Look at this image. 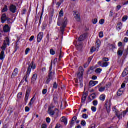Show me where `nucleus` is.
Listing matches in <instances>:
<instances>
[{
  "instance_id": "obj_1",
  "label": "nucleus",
  "mask_w": 128,
  "mask_h": 128,
  "mask_svg": "<svg viewBox=\"0 0 128 128\" xmlns=\"http://www.w3.org/2000/svg\"><path fill=\"white\" fill-rule=\"evenodd\" d=\"M86 34H84L83 35H82L80 36V37L78 38V40L76 42V46L80 51L82 50V42L84 40L86 39Z\"/></svg>"
},
{
  "instance_id": "obj_2",
  "label": "nucleus",
  "mask_w": 128,
  "mask_h": 128,
  "mask_svg": "<svg viewBox=\"0 0 128 128\" xmlns=\"http://www.w3.org/2000/svg\"><path fill=\"white\" fill-rule=\"evenodd\" d=\"M32 68V62L31 63V64L30 65L29 67L28 68V69L26 72V74L24 78V80H25L26 82H28V78L30 76V74Z\"/></svg>"
},
{
  "instance_id": "obj_3",
  "label": "nucleus",
  "mask_w": 128,
  "mask_h": 128,
  "mask_svg": "<svg viewBox=\"0 0 128 128\" xmlns=\"http://www.w3.org/2000/svg\"><path fill=\"white\" fill-rule=\"evenodd\" d=\"M68 23V18H64V22H63L62 26L60 28V32L62 34H64V29L66 28V24Z\"/></svg>"
},
{
  "instance_id": "obj_4",
  "label": "nucleus",
  "mask_w": 128,
  "mask_h": 128,
  "mask_svg": "<svg viewBox=\"0 0 128 128\" xmlns=\"http://www.w3.org/2000/svg\"><path fill=\"white\" fill-rule=\"evenodd\" d=\"M6 20L7 22H8V24H12V22H10V18H8V17H7L6 14H2L1 18V22L2 24H4V22H6Z\"/></svg>"
},
{
  "instance_id": "obj_5",
  "label": "nucleus",
  "mask_w": 128,
  "mask_h": 128,
  "mask_svg": "<svg viewBox=\"0 0 128 128\" xmlns=\"http://www.w3.org/2000/svg\"><path fill=\"white\" fill-rule=\"evenodd\" d=\"M84 76V72H80L78 74V78L80 80V87L82 88L84 86V84H82V76Z\"/></svg>"
},
{
  "instance_id": "obj_6",
  "label": "nucleus",
  "mask_w": 128,
  "mask_h": 128,
  "mask_svg": "<svg viewBox=\"0 0 128 128\" xmlns=\"http://www.w3.org/2000/svg\"><path fill=\"white\" fill-rule=\"evenodd\" d=\"M17 10L18 9L16 8V6L14 4H12L10 6V10L11 12H12V14H16Z\"/></svg>"
},
{
  "instance_id": "obj_7",
  "label": "nucleus",
  "mask_w": 128,
  "mask_h": 128,
  "mask_svg": "<svg viewBox=\"0 0 128 128\" xmlns=\"http://www.w3.org/2000/svg\"><path fill=\"white\" fill-rule=\"evenodd\" d=\"M78 120V118L76 116H74L72 118V120H71L70 127L72 128V126H74V125L75 124V122Z\"/></svg>"
},
{
  "instance_id": "obj_8",
  "label": "nucleus",
  "mask_w": 128,
  "mask_h": 128,
  "mask_svg": "<svg viewBox=\"0 0 128 128\" xmlns=\"http://www.w3.org/2000/svg\"><path fill=\"white\" fill-rule=\"evenodd\" d=\"M124 49L122 48H120L118 49V56H122V54H124Z\"/></svg>"
},
{
  "instance_id": "obj_9",
  "label": "nucleus",
  "mask_w": 128,
  "mask_h": 128,
  "mask_svg": "<svg viewBox=\"0 0 128 128\" xmlns=\"http://www.w3.org/2000/svg\"><path fill=\"white\" fill-rule=\"evenodd\" d=\"M30 88H28L26 92V95L25 96V101L26 102H28V96H30Z\"/></svg>"
},
{
  "instance_id": "obj_10",
  "label": "nucleus",
  "mask_w": 128,
  "mask_h": 128,
  "mask_svg": "<svg viewBox=\"0 0 128 128\" xmlns=\"http://www.w3.org/2000/svg\"><path fill=\"white\" fill-rule=\"evenodd\" d=\"M42 38H44V33L40 32L37 38V42H42Z\"/></svg>"
},
{
  "instance_id": "obj_11",
  "label": "nucleus",
  "mask_w": 128,
  "mask_h": 128,
  "mask_svg": "<svg viewBox=\"0 0 128 128\" xmlns=\"http://www.w3.org/2000/svg\"><path fill=\"white\" fill-rule=\"evenodd\" d=\"M105 106L108 112H110V102H106L105 104Z\"/></svg>"
},
{
  "instance_id": "obj_12",
  "label": "nucleus",
  "mask_w": 128,
  "mask_h": 128,
  "mask_svg": "<svg viewBox=\"0 0 128 128\" xmlns=\"http://www.w3.org/2000/svg\"><path fill=\"white\" fill-rule=\"evenodd\" d=\"M3 30L4 32H8L10 30V28L8 26V25L6 24L4 27Z\"/></svg>"
},
{
  "instance_id": "obj_13",
  "label": "nucleus",
  "mask_w": 128,
  "mask_h": 128,
  "mask_svg": "<svg viewBox=\"0 0 128 128\" xmlns=\"http://www.w3.org/2000/svg\"><path fill=\"white\" fill-rule=\"evenodd\" d=\"M52 108H54V107H50L48 108V112L50 116H54V111L52 110Z\"/></svg>"
},
{
  "instance_id": "obj_14",
  "label": "nucleus",
  "mask_w": 128,
  "mask_h": 128,
  "mask_svg": "<svg viewBox=\"0 0 128 128\" xmlns=\"http://www.w3.org/2000/svg\"><path fill=\"white\" fill-rule=\"evenodd\" d=\"M57 54H60L59 58L60 60L62 58V48H59L57 50Z\"/></svg>"
},
{
  "instance_id": "obj_15",
  "label": "nucleus",
  "mask_w": 128,
  "mask_h": 128,
  "mask_svg": "<svg viewBox=\"0 0 128 128\" xmlns=\"http://www.w3.org/2000/svg\"><path fill=\"white\" fill-rule=\"evenodd\" d=\"M128 75V68H125L124 71L123 72L122 74V76L123 78H124V76H126Z\"/></svg>"
},
{
  "instance_id": "obj_16",
  "label": "nucleus",
  "mask_w": 128,
  "mask_h": 128,
  "mask_svg": "<svg viewBox=\"0 0 128 128\" xmlns=\"http://www.w3.org/2000/svg\"><path fill=\"white\" fill-rule=\"evenodd\" d=\"M116 114L119 120L122 118V112L120 113V112L118 111H116Z\"/></svg>"
},
{
  "instance_id": "obj_17",
  "label": "nucleus",
  "mask_w": 128,
  "mask_h": 128,
  "mask_svg": "<svg viewBox=\"0 0 128 128\" xmlns=\"http://www.w3.org/2000/svg\"><path fill=\"white\" fill-rule=\"evenodd\" d=\"M98 84V82L97 81H90V86H94Z\"/></svg>"
},
{
  "instance_id": "obj_18",
  "label": "nucleus",
  "mask_w": 128,
  "mask_h": 128,
  "mask_svg": "<svg viewBox=\"0 0 128 128\" xmlns=\"http://www.w3.org/2000/svg\"><path fill=\"white\" fill-rule=\"evenodd\" d=\"M66 102L65 100H64L62 102L60 108L62 110H64V108H66Z\"/></svg>"
},
{
  "instance_id": "obj_19",
  "label": "nucleus",
  "mask_w": 128,
  "mask_h": 128,
  "mask_svg": "<svg viewBox=\"0 0 128 128\" xmlns=\"http://www.w3.org/2000/svg\"><path fill=\"white\" fill-rule=\"evenodd\" d=\"M18 74V69L16 68L13 72L12 76H16Z\"/></svg>"
},
{
  "instance_id": "obj_20",
  "label": "nucleus",
  "mask_w": 128,
  "mask_h": 128,
  "mask_svg": "<svg viewBox=\"0 0 128 128\" xmlns=\"http://www.w3.org/2000/svg\"><path fill=\"white\" fill-rule=\"evenodd\" d=\"M4 44H6V46H10V38H6V40L4 41Z\"/></svg>"
},
{
  "instance_id": "obj_21",
  "label": "nucleus",
  "mask_w": 128,
  "mask_h": 128,
  "mask_svg": "<svg viewBox=\"0 0 128 128\" xmlns=\"http://www.w3.org/2000/svg\"><path fill=\"white\" fill-rule=\"evenodd\" d=\"M61 122H64L65 126L68 124V118H66V117H62L61 119Z\"/></svg>"
},
{
  "instance_id": "obj_22",
  "label": "nucleus",
  "mask_w": 128,
  "mask_h": 128,
  "mask_svg": "<svg viewBox=\"0 0 128 128\" xmlns=\"http://www.w3.org/2000/svg\"><path fill=\"white\" fill-rule=\"evenodd\" d=\"M54 74H55L54 72H49L48 78H52H52H54Z\"/></svg>"
},
{
  "instance_id": "obj_23",
  "label": "nucleus",
  "mask_w": 128,
  "mask_h": 128,
  "mask_svg": "<svg viewBox=\"0 0 128 128\" xmlns=\"http://www.w3.org/2000/svg\"><path fill=\"white\" fill-rule=\"evenodd\" d=\"M0 60H4V51H2L0 54Z\"/></svg>"
},
{
  "instance_id": "obj_24",
  "label": "nucleus",
  "mask_w": 128,
  "mask_h": 128,
  "mask_svg": "<svg viewBox=\"0 0 128 128\" xmlns=\"http://www.w3.org/2000/svg\"><path fill=\"white\" fill-rule=\"evenodd\" d=\"M100 40H98L96 42V48H98H98H100Z\"/></svg>"
},
{
  "instance_id": "obj_25",
  "label": "nucleus",
  "mask_w": 128,
  "mask_h": 128,
  "mask_svg": "<svg viewBox=\"0 0 128 128\" xmlns=\"http://www.w3.org/2000/svg\"><path fill=\"white\" fill-rule=\"evenodd\" d=\"M108 46L110 47V50H112L113 52L114 50H116V44H108Z\"/></svg>"
},
{
  "instance_id": "obj_26",
  "label": "nucleus",
  "mask_w": 128,
  "mask_h": 128,
  "mask_svg": "<svg viewBox=\"0 0 128 128\" xmlns=\"http://www.w3.org/2000/svg\"><path fill=\"white\" fill-rule=\"evenodd\" d=\"M122 28V22H119L117 25V30H120Z\"/></svg>"
},
{
  "instance_id": "obj_27",
  "label": "nucleus",
  "mask_w": 128,
  "mask_h": 128,
  "mask_svg": "<svg viewBox=\"0 0 128 128\" xmlns=\"http://www.w3.org/2000/svg\"><path fill=\"white\" fill-rule=\"evenodd\" d=\"M6 46H8V45H6L4 43L3 44V45L2 46L1 48V49L2 50V52H4L6 50Z\"/></svg>"
},
{
  "instance_id": "obj_28",
  "label": "nucleus",
  "mask_w": 128,
  "mask_h": 128,
  "mask_svg": "<svg viewBox=\"0 0 128 128\" xmlns=\"http://www.w3.org/2000/svg\"><path fill=\"white\" fill-rule=\"evenodd\" d=\"M74 16V18H76V20L77 22H80V16H78V14H76V13L75 14Z\"/></svg>"
},
{
  "instance_id": "obj_29",
  "label": "nucleus",
  "mask_w": 128,
  "mask_h": 128,
  "mask_svg": "<svg viewBox=\"0 0 128 128\" xmlns=\"http://www.w3.org/2000/svg\"><path fill=\"white\" fill-rule=\"evenodd\" d=\"M100 100H102V102H104L106 100V96L102 94L100 97Z\"/></svg>"
},
{
  "instance_id": "obj_30",
  "label": "nucleus",
  "mask_w": 128,
  "mask_h": 128,
  "mask_svg": "<svg viewBox=\"0 0 128 128\" xmlns=\"http://www.w3.org/2000/svg\"><path fill=\"white\" fill-rule=\"evenodd\" d=\"M124 94V91L122 90H120L117 92V96H120Z\"/></svg>"
},
{
  "instance_id": "obj_31",
  "label": "nucleus",
  "mask_w": 128,
  "mask_h": 128,
  "mask_svg": "<svg viewBox=\"0 0 128 128\" xmlns=\"http://www.w3.org/2000/svg\"><path fill=\"white\" fill-rule=\"evenodd\" d=\"M108 64H110V62H103L102 68H106V66H108Z\"/></svg>"
},
{
  "instance_id": "obj_32",
  "label": "nucleus",
  "mask_w": 128,
  "mask_h": 128,
  "mask_svg": "<svg viewBox=\"0 0 128 128\" xmlns=\"http://www.w3.org/2000/svg\"><path fill=\"white\" fill-rule=\"evenodd\" d=\"M37 78H38V74H34L32 76L33 82H36Z\"/></svg>"
},
{
  "instance_id": "obj_33",
  "label": "nucleus",
  "mask_w": 128,
  "mask_h": 128,
  "mask_svg": "<svg viewBox=\"0 0 128 128\" xmlns=\"http://www.w3.org/2000/svg\"><path fill=\"white\" fill-rule=\"evenodd\" d=\"M126 20H128V16H125L122 18V22H126Z\"/></svg>"
},
{
  "instance_id": "obj_34",
  "label": "nucleus",
  "mask_w": 128,
  "mask_h": 128,
  "mask_svg": "<svg viewBox=\"0 0 128 128\" xmlns=\"http://www.w3.org/2000/svg\"><path fill=\"white\" fill-rule=\"evenodd\" d=\"M104 90H106V87H101L99 88V92H104Z\"/></svg>"
},
{
  "instance_id": "obj_35",
  "label": "nucleus",
  "mask_w": 128,
  "mask_h": 128,
  "mask_svg": "<svg viewBox=\"0 0 128 128\" xmlns=\"http://www.w3.org/2000/svg\"><path fill=\"white\" fill-rule=\"evenodd\" d=\"M86 97L82 96V104H84V102H86Z\"/></svg>"
},
{
  "instance_id": "obj_36",
  "label": "nucleus",
  "mask_w": 128,
  "mask_h": 128,
  "mask_svg": "<svg viewBox=\"0 0 128 128\" xmlns=\"http://www.w3.org/2000/svg\"><path fill=\"white\" fill-rule=\"evenodd\" d=\"M8 6H5L4 8H3L2 12H8Z\"/></svg>"
},
{
  "instance_id": "obj_37",
  "label": "nucleus",
  "mask_w": 128,
  "mask_h": 128,
  "mask_svg": "<svg viewBox=\"0 0 128 128\" xmlns=\"http://www.w3.org/2000/svg\"><path fill=\"white\" fill-rule=\"evenodd\" d=\"M50 54H52V56H54L56 54V52H54V49H51L50 50Z\"/></svg>"
},
{
  "instance_id": "obj_38",
  "label": "nucleus",
  "mask_w": 128,
  "mask_h": 128,
  "mask_svg": "<svg viewBox=\"0 0 128 128\" xmlns=\"http://www.w3.org/2000/svg\"><path fill=\"white\" fill-rule=\"evenodd\" d=\"M96 47H92L90 48V52L92 54L96 52Z\"/></svg>"
},
{
  "instance_id": "obj_39",
  "label": "nucleus",
  "mask_w": 128,
  "mask_h": 128,
  "mask_svg": "<svg viewBox=\"0 0 128 128\" xmlns=\"http://www.w3.org/2000/svg\"><path fill=\"white\" fill-rule=\"evenodd\" d=\"M98 102L96 100H94L93 102V104H94V106H98Z\"/></svg>"
},
{
  "instance_id": "obj_40",
  "label": "nucleus",
  "mask_w": 128,
  "mask_h": 128,
  "mask_svg": "<svg viewBox=\"0 0 128 128\" xmlns=\"http://www.w3.org/2000/svg\"><path fill=\"white\" fill-rule=\"evenodd\" d=\"M59 16H64V10H62L59 13Z\"/></svg>"
},
{
  "instance_id": "obj_41",
  "label": "nucleus",
  "mask_w": 128,
  "mask_h": 128,
  "mask_svg": "<svg viewBox=\"0 0 128 128\" xmlns=\"http://www.w3.org/2000/svg\"><path fill=\"white\" fill-rule=\"evenodd\" d=\"M102 60L104 62H108L110 60V59H108V58H102Z\"/></svg>"
},
{
  "instance_id": "obj_42",
  "label": "nucleus",
  "mask_w": 128,
  "mask_h": 128,
  "mask_svg": "<svg viewBox=\"0 0 128 128\" xmlns=\"http://www.w3.org/2000/svg\"><path fill=\"white\" fill-rule=\"evenodd\" d=\"M53 88L54 90H56V88H58V84L56 83V82H54L53 84Z\"/></svg>"
},
{
  "instance_id": "obj_43",
  "label": "nucleus",
  "mask_w": 128,
  "mask_h": 128,
  "mask_svg": "<svg viewBox=\"0 0 128 128\" xmlns=\"http://www.w3.org/2000/svg\"><path fill=\"white\" fill-rule=\"evenodd\" d=\"M22 93L20 92L18 94V98L20 99L22 98Z\"/></svg>"
},
{
  "instance_id": "obj_44",
  "label": "nucleus",
  "mask_w": 128,
  "mask_h": 128,
  "mask_svg": "<svg viewBox=\"0 0 128 128\" xmlns=\"http://www.w3.org/2000/svg\"><path fill=\"white\" fill-rule=\"evenodd\" d=\"M82 118H84L85 120H86V118H88V114H84L82 115Z\"/></svg>"
},
{
  "instance_id": "obj_45",
  "label": "nucleus",
  "mask_w": 128,
  "mask_h": 128,
  "mask_svg": "<svg viewBox=\"0 0 128 128\" xmlns=\"http://www.w3.org/2000/svg\"><path fill=\"white\" fill-rule=\"evenodd\" d=\"M30 48H27L25 52L26 54V55L28 54V53L30 52Z\"/></svg>"
},
{
  "instance_id": "obj_46",
  "label": "nucleus",
  "mask_w": 128,
  "mask_h": 128,
  "mask_svg": "<svg viewBox=\"0 0 128 128\" xmlns=\"http://www.w3.org/2000/svg\"><path fill=\"white\" fill-rule=\"evenodd\" d=\"M81 124L82 126H86V121L84 120H82L81 122Z\"/></svg>"
},
{
  "instance_id": "obj_47",
  "label": "nucleus",
  "mask_w": 128,
  "mask_h": 128,
  "mask_svg": "<svg viewBox=\"0 0 128 128\" xmlns=\"http://www.w3.org/2000/svg\"><path fill=\"white\" fill-rule=\"evenodd\" d=\"M99 36L100 38H104V32H101L99 33Z\"/></svg>"
},
{
  "instance_id": "obj_48",
  "label": "nucleus",
  "mask_w": 128,
  "mask_h": 128,
  "mask_svg": "<svg viewBox=\"0 0 128 128\" xmlns=\"http://www.w3.org/2000/svg\"><path fill=\"white\" fill-rule=\"evenodd\" d=\"M96 74H100V72H102V70L100 68H98L96 70Z\"/></svg>"
},
{
  "instance_id": "obj_49",
  "label": "nucleus",
  "mask_w": 128,
  "mask_h": 128,
  "mask_svg": "<svg viewBox=\"0 0 128 128\" xmlns=\"http://www.w3.org/2000/svg\"><path fill=\"white\" fill-rule=\"evenodd\" d=\"M52 79V78H48L47 79L46 81V84H50V80Z\"/></svg>"
},
{
  "instance_id": "obj_50",
  "label": "nucleus",
  "mask_w": 128,
  "mask_h": 128,
  "mask_svg": "<svg viewBox=\"0 0 128 128\" xmlns=\"http://www.w3.org/2000/svg\"><path fill=\"white\" fill-rule=\"evenodd\" d=\"M92 110L94 112H96V108L94 106H92Z\"/></svg>"
},
{
  "instance_id": "obj_51",
  "label": "nucleus",
  "mask_w": 128,
  "mask_h": 128,
  "mask_svg": "<svg viewBox=\"0 0 128 128\" xmlns=\"http://www.w3.org/2000/svg\"><path fill=\"white\" fill-rule=\"evenodd\" d=\"M26 9H24L22 11V16H24V14H26Z\"/></svg>"
},
{
  "instance_id": "obj_52",
  "label": "nucleus",
  "mask_w": 128,
  "mask_h": 128,
  "mask_svg": "<svg viewBox=\"0 0 128 128\" xmlns=\"http://www.w3.org/2000/svg\"><path fill=\"white\" fill-rule=\"evenodd\" d=\"M56 6H57L58 8L60 6H62V3H60V2H58V3H56Z\"/></svg>"
},
{
  "instance_id": "obj_53",
  "label": "nucleus",
  "mask_w": 128,
  "mask_h": 128,
  "mask_svg": "<svg viewBox=\"0 0 128 128\" xmlns=\"http://www.w3.org/2000/svg\"><path fill=\"white\" fill-rule=\"evenodd\" d=\"M30 110V108H28V106H26L25 108V111L26 112H28Z\"/></svg>"
},
{
  "instance_id": "obj_54",
  "label": "nucleus",
  "mask_w": 128,
  "mask_h": 128,
  "mask_svg": "<svg viewBox=\"0 0 128 128\" xmlns=\"http://www.w3.org/2000/svg\"><path fill=\"white\" fill-rule=\"evenodd\" d=\"M90 98H92V100H94L96 98V95L92 94L90 96Z\"/></svg>"
},
{
  "instance_id": "obj_55",
  "label": "nucleus",
  "mask_w": 128,
  "mask_h": 128,
  "mask_svg": "<svg viewBox=\"0 0 128 128\" xmlns=\"http://www.w3.org/2000/svg\"><path fill=\"white\" fill-rule=\"evenodd\" d=\"M100 24H104V20L102 19V20H100Z\"/></svg>"
},
{
  "instance_id": "obj_56",
  "label": "nucleus",
  "mask_w": 128,
  "mask_h": 128,
  "mask_svg": "<svg viewBox=\"0 0 128 128\" xmlns=\"http://www.w3.org/2000/svg\"><path fill=\"white\" fill-rule=\"evenodd\" d=\"M94 69L92 67L89 70V72H91L90 74H92V72H94Z\"/></svg>"
},
{
  "instance_id": "obj_57",
  "label": "nucleus",
  "mask_w": 128,
  "mask_h": 128,
  "mask_svg": "<svg viewBox=\"0 0 128 128\" xmlns=\"http://www.w3.org/2000/svg\"><path fill=\"white\" fill-rule=\"evenodd\" d=\"M97 23H98V19L95 18L94 20H93L94 24H96Z\"/></svg>"
},
{
  "instance_id": "obj_58",
  "label": "nucleus",
  "mask_w": 128,
  "mask_h": 128,
  "mask_svg": "<svg viewBox=\"0 0 128 128\" xmlns=\"http://www.w3.org/2000/svg\"><path fill=\"white\" fill-rule=\"evenodd\" d=\"M48 92V90L46 89H44L42 90V94H46Z\"/></svg>"
},
{
  "instance_id": "obj_59",
  "label": "nucleus",
  "mask_w": 128,
  "mask_h": 128,
  "mask_svg": "<svg viewBox=\"0 0 128 128\" xmlns=\"http://www.w3.org/2000/svg\"><path fill=\"white\" fill-rule=\"evenodd\" d=\"M92 80H98V76H92Z\"/></svg>"
},
{
  "instance_id": "obj_60",
  "label": "nucleus",
  "mask_w": 128,
  "mask_h": 128,
  "mask_svg": "<svg viewBox=\"0 0 128 128\" xmlns=\"http://www.w3.org/2000/svg\"><path fill=\"white\" fill-rule=\"evenodd\" d=\"M88 96V92H86L83 94V96H86V98H87Z\"/></svg>"
},
{
  "instance_id": "obj_61",
  "label": "nucleus",
  "mask_w": 128,
  "mask_h": 128,
  "mask_svg": "<svg viewBox=\"0 0 128 128\" xmlns=\"http://www.w3.org/2000/svg\"><path fill=\"white\" fill-rule=\"evenodd\" d=\"M46 122L48 124H50V118H46Z\"/></svg>"
},
{
  "instance_id": "obj_62",
  "label": "nucleus",
  "mask_w": 128,
  "mask_h": 128,
  "mask_svg": "<svg viewBox=\"0 0 128 128\" xmlns=\"http://www.w3.org/2000/svg\"><path fill=\"white\" fill-rule=\"evenodd\" d=\"M56 128H62V126L60 124H58L56 127Z\"/></svg>"
},
{
  "instance_id": "obj_63",
  "label": "nucleus",
  "mask_w": 128,
  "mask_h": 128,
  "mask_svg": "<svg viewBox=\"0 0 128 128\" xmlns=\"http://www.w3.org/2000/svg\"><path fill=\"white\" fill-rule=\"evenodd\" d=\"M58 26H62V21L60 20H58Z\"/></svg>"
},
{
  "instance_id": "obj_64",
  "label": "nucleus",
  "mask_w": 128,
  "mask_h": 128,
  "mask_svg": "<svg viewBox=\"0 0 128 128\" xmlns=\"http://www.w3.org/2000/svg\"><path fill=\"white\" fill-rule=\"evenodd\" d=\"M128 42V38L126 37L124 38V42Z\"/></svg>"
}]
</instances>
